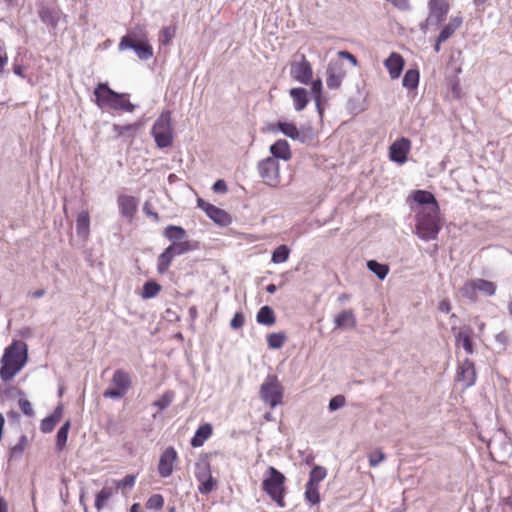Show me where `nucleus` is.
Wrapping results in <instances>:
<instances>
[{
	"label": "nucleus",
	"mask_w": 512,
	"mask_h": 512,
	"mask_svg": "<svg viewBox=\"0 0 512 512\" xmlns=\"http://www.w3.org/2000/svg\"><path fill=\"white\" fill-rule=\"evenodd\" d=\"M173 258H174V256L172 255V253L169 251V249L166 248L158 256V259H157V271L160 274L166 273L168 271L171 263H172Z\"/></svg>",
	"instance_id": "nucleus-33"
},
{
	"label": "nucleus",
	"mask_w": 512,
	"mask_h": 512,
	"mask_svg": "<svg viewBox=\"0 0 512 512\" xmlns=\"http://www.w3.org/2000/svg\"><path fill=\"white\" fill-rule=\"evenodd\" d=\"M212 425L205 423L200 425L191 439V446L200 447L212 435Z\"/></svg>",
	"instance_id": "nucleus-27"
},
{
	"label": "nucleus",
	"mask_w": 512,
	"mask_h": 512,
	"mask_svg": "<svg viewBox=\"0 0 512 512\" xmlns=\"http://www.w3.org/2000/svg\"><path fill=\"white\" fill-rule=\"evenodd\" d=\"M277 128L282 134L292 140H298L302 143L306 142L307 140L306 135L301 132L294 123L278 121Z\"/></svg>",
	"instance_id": "nucleus-21"
},
{
	"label": "nucleus",
	"mask_w": 512,
	"mask_h": 512,
	"mask_svg": "<svg viewBox=\"0 0 512 512\" xmlns=\"http://www.w3.org/2000/svg\"><path fill=\"white\" fill-rule=\"evenodd\" d=\"M198 206L212 221L220 226H228L232 221L230 215L226 211L204 201L203 199H198Z\"/></svg>",
	"instance_id": "nucleus-11"
},
{
	"label": "nucleus",
	"mask_w": 512,
	"mask_h": 512,
	"mask_svg": "<svg viewBox=\"0 0 512 512\" xmlns=\"http://www.w3.org/2000/svg\"><path fill=\"white\" fill-rule=\"evenodd\" d=\"M311 91L314 96V100L316 102V106L318 108L319 113L321 114V108H320V98H321V92H322V81L320 79L314 80L311 83Z\"/></svg>",
	"instance_id": "nucleus-48"
},
{
	"label": "nucleus",
	"mask_w": 512,
	"mask_h": 512,
	"mask_svg": "<svg viewBox=\"0 0 512 512\" xmlns=\"http://www.w3.org/2000/svg\"><path fill=\"white\" fill-rule=\"evenodd\" d=\"M456 379L461 382L465 388L471 387L475 384L476 370L474 363L471 360L466 358L458 366Z\"/></svg>",
	"instance_id": "nucleus-16"
},
{
	"label": "nucleus",
	"mask_w": 512,
	"mask_h": 512,
	"mask_svg": "<svg viewBox=\"0 0 512 512\" xmlns=\"http://www.w3.org/2000/svg\"><path fill=\"white\" fill-rule=\"evenodd\" d=\"M119 49H132L139 59L141 60H149L153 56V49L148 43H135L131 36H124L120 43Z\"/></svg>",
	"instance_id": "nucleus-13"
},
{
	"label": "nucleus",
	"mask_w": 512,
	"mask_h": 512,
	"mask_svg": "<svg viewBox=\"0 0 512 512\" xmlns=\"http://www.w3.org/2000/svg\"><path fill=\"white\" fill-rule=\"evenodd\" d=\"M214 479L213 477L205 478L203 481L199 482L198 490L201 494H209L214 488Z\"/></svg>",
	"instance_id": "nucleus-53"
},
{
	"label": "nucleus",
	"mask_w": 512,
	"mask_h": 512,
	"mask_svg": "<svg viewBox=\"0 0 512 512\" xmlns=\"http://www.w3.org/2000/svg\"><path fill=\"white\" fill-rule=\"evenodd\" d=\"M117 494V489L113 486H104L95 497V508L98 512L104 509L109 499Z\"/></svg>",
	"instance_id": "nucleus-25"
},
{
	"label": "nucleus",
	"mask_w": 512,
	"mask_h": 512,
	"mask_svg": "<svg viewBox=\"0 0 512 512\" xmlns=\"http://www.w3.org/2000/svg\"><path fill=\"white\" fill-rule=\"evenodd\" d=\"M427 25H439L443 22L450 10L449 0H429L428 1Z\"/></svg>",
	"instance_id": "nucleus-9"
},
{
	"label": "nucleus",
	"mask_w": 512,
	"mask_h": 512,
	"mask_svg": "<svg viewBox=\"0 0 512 512\" xmlns=\"http://www.w3.org/2000/svg\"><path fill=\"white\" fill-rule=\"evenodd\" d=\"M384 66L387 68L391 79H397L403 71L404 59L400 54L393 52L384 61Z\"/></svg>",
	"instance_id": "nucleus-20"
},
{
	"label": "nucleus",
	"mask_w": 512,
	"mask_h": 512,
	"mask_svg": "<svg viewBox=\"0 0 512 512\" xmlns=\"http://www.w3.org/2000/svg\"><path fill=\"white\" fill-rule=\"evenodd\" d=\"M94 96L97 106L102 110H121L131 113L136 108V106L127 99V94L112 90L107 83H99L94 90Z\"/></svg>",
	"instance_id": "nucleus-2"
},
{
	"label": "nucleus",
	"mask_w": 512,
	"mask_h": 512,
	"mask_svg": "<svg viewBox=\"0 0 512 512\" xmlns=\"http://www.w3.org/2000/svg\"><path fill=\"white\" fill-rule=\"evenodd\" d=\"M212 189L214 192L224 193L227 191V185L224 180L219 179L213 184Z\"/></svg>",
	"instance_id": "nucleus-60"
},
{
	"label": "nucleus",
	"mask_w": 512,
	"mask_h": 512,
	"mask_svg": "<svg viewBox=\"0 0 512 512\" xmlns=\"http://www.w3.org/2000/svg\"><path fill=\"white\" fill-rule=\"evenodd\" d=\"M28 444V438L26 435H21L18 442L11 447L10 449V457H19L22 455L23 451L25 450L26 446Z\"/></svg>",
	"instance_id": "nucleus-46"
},
{
	"label": "nucleus",
	"mask_w": 512,
	"mask_h": 512,
	"mask_svg": "<svg viewBox=\"0 0 512 512\" xmlns=\"http://www.w3.org/2000/svg\"><path fill=\"white\" fill-rule=\"evenodd\" d=\"M477 292H481L487 296H493L496 292V284L485 279H476Z\"/></svg>",
	"instance_id": "nucleus-39"
},
{
	"label": "nucleus",
	"mask_w": 512,
	"mask_h": 512,
	"mask_svg": "<svg viewBox=\"0 0 512 512\" xmlns=\"http://www.w3.org/2000/svg\"><path fill=\"white\" fill-rule=\"evenodd\" d=\"M161 290V286L155 281H147L143 285L142 298L151 299L155 297Z\"/></svg>",
	"instance_id": "nucleus-41"
},
{
	"label": "nucleus",
	"mask_w": 512,
	"mask_h": 512,
	"mask_svg": "<svg viewBox=\"0 0 512 512\" xmlns=\"http://www.w3.org/2000/svg\"><path fill=\"white\" fill-rule=\"evenodd\" d=\"M151 134L158 148H167L173 142L172 118L169 111H164L153 124Z\"/></svg>",
	"instance_id": "nucleus-5"
},
{
	"label": "nucleus",
	"mask_w": 512,
	"mask_h": 512,
	"mask_svg": "<svg viewBox=\"0 0 512 512\" xmlns=\"http://www.w3.org/2000/svg\"><path fill=\"white\" fill-rule=\"evenodd\" d=\"M136 477L134 475H126L123 479L116 481L114 488L117 489V491L121 488H132L135 485Z\"/></svg>",
	"instance_id": "nucleus-52"
},
{
	"label": "nucleus",
	"mask_w": 512,
	"mask_h": 512,
	"mask_svg": "<svg viewBox=\"0 0 512 512\" xmlns=\"http://www.w3.org/2000/svg\"><path fill=\"white\" fill-rule=\"evenodd\" d=\"M439 311L443 313H449L451 311V304L448 299H443L438 305Z\"/></svg>",
	"instance_id": "nucleus-61"
},
{
	"label": "nucleus",
	"mask_w": 512,
	"mask_h": 512,
	"mask_svg": "<svg viewBox=\"0 0 512 512\" xmlns=\"http://www.w3.org/2000/svg\"><path fill=\"white\" fill-rule=\"evenodd\" d=\"M305 499L307 502H309L311 505H317L320 503V493H319V486L310 485L306 483L305 486Z\"/></svg>",
	"instance_id": "nucleus-40"
},
{
	"label": "nucleus",
	"mask_w": 512,
	"mask_h": 512,
	"mask_svg": "<svg viewBox=\"0 0 512 512\" xmlns=\"http://www.w3.org/2000/svg\"><path fill=\"white\" fill-rule=\"evenodd\" d=\"M326 475V468L322 466H314L310 471L307 484L319 486V484L325 479Z\"/></svg>",
	"instance_id": "nucleus-35"
},
{
	"label": "nucleus",
	"mask_w": 512,
	"mask_h": 512,
	"mask_svg": "<svg viewBox=\"0 0 512 512\" xmlns=\"http://www.w3.org/2000/svg\"><path fill=\"white\" fill-rule=\"evenodd\" d=\"M139 129V124H127V125H113V131L116 133L117 137H124L129 134L130 137H133L134 134Z\"/></svg>",
	"instance_id": "nucleus-38"
},
{
	"label": "nucleus",
	"mask_w": 512,
	"mask_h": 512,
	"mask_svg": "<svg viewBox=\"0 0 512 512\" xmlns=\"http://www.w3.org/2000/svg\"><path fill=\"white\" fill-rule=\"evenodd\" d=\"M256 320L259 324L266 326L273 325L276 321L273 309L269 306L261 307L256 315Z\"/></svg>",
	"instance_id": "nucleus-31"
},
{
	"label": "nucleus",
	"mask_w": 512,
	"mask_h": 512,
	"mask_svg": "<svg viewBox=\"0 0 512 512\" xmlns=\"http://www.w3.org/2000/svg\"><path fill=\"white\" fill-rule=\"evenodd\" d=\"M290 96L296 111H302L308 104V92L305 88H292Z\"/></svg>",
	"instance_id": "nucleus-26"
},
{
	"label": "nucleus",
	"mask_w": 512,
	"mask_h": 512,
	"mask_svg": "<svg viewBox=\"0 0 512 512\" xmlns=\"http://www.w3.org/2000/svg\"><path fill=\"white\" fill-rule=\"evenodd\" d=\"M143 212L147 217L152 218L154 221H159L158 213L152 210V205L148 201H146L143 205Z\"/></svg>",
	"instance_id": "nucleus-57"
},
{
	"label": "nucleus",
	"mask_w": 512,
	"mask_h": 512,
	"mask_svg": "<svg viewBox=\"0 0 512 512\" xmlns=\"http://www.w3.org/2000/svg\"><path fill=\"white\" fill-rule=\"evenodd\" d=\"M260 397L271 408H275L282 402L283 388L277 377L268 375L260 387Z\"/></svg>",
	"instance_id": "nucleus-6"
},
{
	"label": "nucleus",
	"mask_w": 512,
	"mask_h": 512,
	"mask_svg": "<svg viewBox=\"0 0 512 512\" xmlns=\"http://www.w3.org/2000/svg\"><path fill=\"white\" fill-rule=\"evenodd\" d=\"M63 414V407L61 405L57 406L51 416L56 420L58 423L62 417Z\"/></svg>",
	"instance_id": "nucleus-63"
},
{
	"label": "nucleus",
	"mask_w": 512,
	"mask_h": 512,
	"mask_svg": "<svg viewBox=\"0 0 512 512\" xmlns=\"http://www.w3.org/2000/svg\"><path fill=\"white\" fill-rule=\"evenodd\" d=\"M460 292L463 297L475 300L477 297L476 279L466 282Z\"/></svg>",
	"instance_id": "nucleus-45"
},
{
	"label": "nucleus",
	"mask_w": 512,
	"mask_h": 512,
	"mask_svg": "<svg viewBox=\"0 0 512 512\" xmlns=\"http://www.w3.org/2000/svg\"><path fill=\"white\" fill-rule=\"evenodd\" d=\"M290 255V249L287 245L278 246L273 252L271 256V261L275 264L284 263L288 260Z\"/></svg>",
	"instance_id": "nucleus-37"
},
{
	"label": "nucleus",
	"mask_w": 512,
	"mask_h": 512,
	"mask_svg": "<svg viewBox=\"0 0 512 512\" xmlns=\"http://www.w3.org/2000/svg\"><path fill=\"white\" fill-rule=\"evenodd\" d=\"M290 73L293 79L302 84H308L312 79V68L304 55L301 56L300 62L291 64Z\"/></svg>",
	"instance_id": "nucleus-17"
},
{
	"label": "nucleus",
	"mask_w": 512,
	"mask_h": 512,
	"mask_svg": "<svg viewBox=\"0 0 512 512\" xmlns=\"http://www.w3.org/2000/svg\"><path fill=\"white\" fill-rule=\"evenodd\" d=\"M56 425V420L51 415H49L41 421L40 430L43 433H50L53 431Z\"/></svg>",
	"instance_id": "nucleus-50"
},
{
	"label": "nucleus",
	"mask_w": 512,
	"mask_h": 512,
	"mask_svg": "<svg viewBox=\"0 0 512 512\" xmlns=\"http://www.w3.org/2000/svg\"><path fill=\"white\" fill-rule=\"evenodd\" d=\"M463 19L460 16L451 17L449 22L441 29L438 35V43L448 40L455 31L462 25Z\"/></svg>",
	"instance_id": "nucleus-23"
},
{
	"label": "nucleus",
	"mask_w": 512,
	"mask_h": 512,
	"mask_svg": "<svg viewBox=\"0 0 512 512\" xmlns=\"http://www.w3.org/2000/svg\"><path fill=\"white\" fill-rule=\"evenodd\" d=\"M496 342L502 345H507L509 341V337L505 332H500L495 336Z\"/></svg>",
	"instance_id": "nucleus-62"
},
{
	"label": "nucleus",
	"mask_w": 512,
	"mask_h": 512,
	"mask_svg": "<svg viewBox=\"0 0 512 512\" xmlns=\"http://www.w3.org/2000/svg\"><path fill=\"white\" fill-rule=\"evenodd\" d=\"M174 395L171 391L165 392L161 398L156 400L154 402V406L157 407L159 410L166 409L173 401Z\"/></svg>",
	"instance_id": "nucleus-49"
},
{
	"label": "nucleus",
	"mask_w": 512,
	"mask_h": 512,
	"mask_svg": "<svg viewBox=\"0 0 512 512\" xmlns=\"http://www.w3.org/2000/svg\"><path fill=\"white\" fill-rule=\"evenodd\" d=\"M409 198H412L413 201L419 206L418 210L433 211L434 209H440L435 196L429 191L415 190L410 194Z\"/></svg>",
	"instance_id": "nucleus-18"
},
{
	"label": "nucleus",
	"mask_w": 512,
	"mask_h": 512,
	"mask_svg": "<svg viewBox=\"0 0 512 512\" xmlns=\"http://www.w3.org/2000/svg\"><path fill=\"white\" fill-rule=\"evenodd\" d=\"M339 59H346L348 60L353 66H357L358 65V61L356 59V57L351 54L350 52L346 51V50H341L337 53Z\"/></svg>",
	"instance_id": "nucleus-58"
},
{
	"label": "nucleus",
	"mask_w": 512,
	"mask_h": 512,
	"mask_svg": "<svg viewBox=\"0 0 512 512\" xmlns=\"http://www.w3.org/2000/svg\"><path fill=\"white\" fill-rule=\"evenodd\" d=\"M336 328H352L356 325V319L351 310H343L335 318Z\"/></svg>",
	"instance_id": "nucleus-28"
},
{
	"label": "nucleus",
	"mask_w": 512,
	"mask_h": 512,
	"mask_svg": "<svg viewBox=\"0 0 512 512\" xmlns=\"http://www.w3.org/2000/svg\"><path fill=\"white\" fill-rule=\"evenodd\" d=\"M244 316L241 312H236L231 319L230 326L233 329H239L244 325Z\"/></svg>",
	"instance_id": "nucleus-56"
},
{
	"label": "nucleus",
	"mask_w": 512,
	"mask_h": 512,
	"mask_svg": "<svg viewBox=\"0 0 512 512\" xmlns=\"http://www.w3.org/2000/svg\"><path fill=\"white\" fill-rule=\"evenodd\" d=\"M346 76L344 65L340 60H331L327 66L326 85L329 89H337L341 86Z\"/></svg>",
	"instance_id": "nucleus-10"
},
{
	"label": "nucleus",
	"mask_w": 512,
	"mask_h": 512,
	"mask_svg": "<svg viewBox=\"0 0 512 512\" xmlns=\"http://www.w3.org/2000/svg\"><path fill=\"white\" fill-rule=\"evenodd\" d=\"M0 512H8V504L3 497H0Z\"/></svg>",
	"instance_id": "nucleus-64"
},
{
	"label": "nucleus",
	"mask_w": 512,
	"mask_h": 512,
	"mask_svg": "<svg viewBox=\"0 0 512 512\" xmlns=\"http://www.w3.org/2000/svg\"><path fill=\"white\" fill-rule=\"evenodd\" d=\"M210 465L208 462H199L195 467V477L198 482L203 481L205 478L211 477Z\"/></svg>",
	"instance_id": "nucleus-44"
},
{
	"label": "nucleus",
	"mask_w": 512,
	"mask_h": 512,
	"mask_svg": "<svg viewBox=\"0 0 512 512\" xmlns=\"http://www.w3.org/2000/svg\"><path fill=\"white\" fill-rule=\"evenodd\" d=\"M270 152L272 154L271 158L276 160L282 159L287 161L291 158L290 145L284 139L277 140L274 144H272L270 146Z\"/></svg>",
	"instance_id": "nucleus-22"
},
{
	"label": "nucleus",
	"mask_w": 512,
	"mask_h": 512,
	"mask_svg": "<svg viewBox=\"0 0 512 512\" xmlns=\"http://www.w3.org/2000/svg\"><path fill=\"white\" fill-rule=\"evenodd\" d=\"M286 340V335L282 332L271 333L267 337L268 346L271 349H280Z\"/></svg>",
	"instance_id": "nucleus-43"
},
{
	"label": "nucleus",
	"mask_w": 512,
	"mask_h": 512,
	"mask_svg": "<svg viewBox=\"0 0 512 512\" xmlns=\"http://www.w3.org/2000/svg\"><path fill=\"white\" fill-rule=\"evenodd\" d=\"M176 30H177L176 25L163 27L161 30L160 37H159L160 43L164 46L169 45L170 42L172 41V39L176 35Z\"/></svg>",
	"instance_id": "nucleus-42"
},
{
	"label": "nucleus",
	"mask_w": 512,
	"mask_h": 512,
	"mask_svg": "<svg viewBox=\"0 0 512 512\" xmlns=\"http://www.w3.org/2000/svg\"><path fill=\"white\" fill-rule=\"evenodd\" d=\"M8 63V55L4 45L0 44V73L3 72L4 67Z\"/></svg>",
	"instance_id": "nucleus-59"
},
{
	"label": "nucleus",
	"mask_w": 512,
	"mask_h": 512,
	"mask_svg": "<svg viewBox=\"0 0 512 512\" xmlns=\"http://www.w3.org/2000/svg\"><path fill=\"white\" fill-rule=\"evenodd\" d=\"M28 360V347L25 342L13 341L5 348L1 357L0 378L7 382L16 376L26 365Z\"/></svg>",
	"instance_id": "nucleus-1"
},
{
	"label": "nucleus",
	"mask_w": 512,
	"mask_h": 512,
	"mask_svg": "<svg viewBox=\"0 0 512 512\" xmlns=\"http://www.w3.org/2000/svg\"><path fill=\"white\" fill-rule=\"evenodd\" d=\"M419 71L416 69H409L404 74L402 79V85L408 90H414L418 87L419 84Z\"/></svg>",
	"instance_id": "nucleus-32"
},
{
	"label": "nucleus",
	"mask_w": 512,
	"mask_h": 512,
	"mask_svg": "<svg viewBox=\"0 0 512 512\" xmlns=\"http://www.w3.org/2000/svg\"><path fill=\"white\" fill-rule=\"evenodd\" d=\"M411 149V141L406 137H401L393 142L389 148V157L391 161L403 164L407 160V155Z\"/></svg>",
	"instance_id": "nucleus-12"
},
{
	"label": "nucleus",
	"mask_w": 512,
	"mask_h": 512,
	"mask_svg": "<svg viewBox=\"0 0 512 512\" xmlns=\"http://www.w3.org/2000/svg\"><path fill=\"white\" fill-rule=\"evenodd\" d=\"M164 506V498L160 494H153L146 502V507L150 510H161Z\"/></svg>",
	"instance_id": "nucleus-47"
},
{
	"label": "nucleus",
	"mask_w": 512,
	"mask_h": 512,
	"mask_svg": "<svg viewBox=\"0 0 512 512\" xmlns=\"http://www.w3.org/2000/svg\"><path fill=\"white\" fill-rule=\"evenodd\" d=\"M130 387L131 377L129 373L122 369H117L113 374L111 387L103 392V397L114 400L121 399L126 395Z\"/></svg>",
	"instance_id": "nucleus-7"
},
{
	"label": "nucleus",
	"mask_w": 512,
	"mask_h": 512,
	"mask_svg": "<svg viewBox=\"0 0 512 512\" xmlns=\"http://www.w3.org/2000/svg\"><path fill=\"white\" fill-rule=\"evenodd\" d=\"M163 235L172 243L183 241L186 237V231L181 226L176 225H168L164 231Z\"/></svg>",
	"instance_id": "nucleus-30"
},
{
	"label": "nucleus",
	"mask_w": 512,
	"mask_h": 512,
	"mask_svg": "<svg viewBox=\"0 0 512 512\" xmlns=\"http://www.w3.org/2000/svg\"><path fill=\"white\" fill-rule=\"evenodd\" d=\"M18 404H19V407L21 409V411L27 415V416H33L34 415V410L32 408V405L31 403L25 399V398H20L19 401H18Z\"/></svg>",
	"instance_id": "nucleus-55"
},
{
	"label": "nucleus",
	"mask_w": 512,
	"mask_h": 512,
	"mask_svg": "<svg viewBox=\"0 0 512 512\" xmlns=\"http://www.w3.org/2000/svg\"><path fill=\"white\" fill-rule=\"evenodd\" d=\"M368 458L369 465L371 467H376L380 462H382L385 459V454L380 450H376L372 452Z\"/></svg>",
	"instance_id": "nucleus-54"
},
{
	"label": "nucleus",
	"mask_w": 512,
	"mask_h": 512,
	"mask_svg": "<svg viewBox=\"0 0 512 512\" xmlns=\"http://www.w3.org/2000/svg\"><path fill=\"white\" fill-rule=\"evenodd\" d=\"M346 404V399L343 395H336L330 399L328 408L331 412L336 411Z\"/></svg>",
	"instance_id": "nucleus-51"
},
{
	"label": "nucleus",
	"mask_w": 512,
	"mask_h": 512,
	"mask_svg": "<svg viewBox=\"0 0 512 512\" xmlns=\"http://www.w3.org/2000/svg\"><path fill=\"white\" fill-rule=\"evenodd\" d=\"M440 230V209L416 211L415 233L421 240H435Z\"/></svg>",
	"instance_id": "nucleus-3"
},
{
	"label": "nucleus",
	"mask_w": 512,
	"mask_h": 512,
	"mask_svg": "<svg viewBox=\"0 0 512 512\" xmlns=\"http://www.w3.org/2000/svg\"><path fill=\"white\" fill-rule=\"evenodd\" d=\"M90 229V217L88 211H81L76 219V232L77 235L86 238Z\"/></svg>",
	"instance_id": "nucleus-29"
},
{
	"label": "nucleus",
	"mask_w": 512,
	"mask_h": 512,
	"mask_svg": "<svg viewBox=\"0 0 512 512\" xmlns=\"http://www.w3.org/2000/svg\"><path fill=\"white\" fill-rule=\"evenodd\" d=\"M70 427H71V422H70V420H67L59 428V430L57 432V436H56V448H57V450L61 451L65 447Z\"/></svg>",
	"instance_id": "nucleus-36"
},
{
	"label": "nucleus",
	"mask_w": 512,
	"mask_h": 512,
	"mask_svg": "<svg viewBox=\"0 0 512 512\" xmlns=\"http://www.w3.org/2000/svg\"><path fill=\"white\" fill-rule=\"evenodd\" d=\"M177 460V452L173 447H167L160 455L158 473L161 477L167 478L172 475L174 464Z\"/></svg>",
	"instance_id": "nucleus-15"
},
{
	"label": "nucleus",
	"mask_w": 512,
	"mask_h": 512,
	"mask_svg": "<svg viewBox=\"0 0 512 512\" xmlns=\"http://www.w3.org/2000/svg\"><path fill=\"white\" fill-rule=\"evenodd\" d=\"M452 332L455 337L456 347H462L467 354L472 355L474 353L472 328L466 325L460 328L452 327Z\"/></svg>",
	"instance_id": "nucleus-14"
},
{
	"label": "nucleus",
	"mask_w": 512,
	"mask_h": 512,
	"mask_svg": "<svg viewBox=\"0 0 512 512\" xmlns=\"http://www.w3.org/2000/svg\"><path fill=\"white\" fill-rule=\"evenodd\" d=\"M199 244L197 241L183 240L176 243H171L167 249L172 253L174 257L186 254L190 251L197 250Z\"/></svg>",
	"instance_id": "nucleus-24"
},
{
	"label": "nucleus",
	"mask_w": 512,
	"mask_h": 512,
	"mask_svg": "<svg viewBox=\"0 0 512 512\" xmlns=\"http://www.w3.org/2000/svg\"><path fill=\"white\" fill-rule=\"evenodd\" d=\"M258 172L263 182L275 187L280 183L279 163L274 158H265L258 164Z\"/></svg>",
	"instance_id": "nucleus-8"
},
{
	"label": "nucleus",
	"mask_w": 512,
	"mask_h": 512,
	"mask_svg": "<svg viewBox=\"0 0 512 512\" xmlns=\"http://www.w3.org/2000/svg\"><path fill=\"white\" fill-rule=\"evenodd\" d=\"M367 268L374 273L380 280L385 279L389 272V267L386 264L379 263L376 260H369Z\"/></svg>",
	"instance_id": "nucleus-34"
},
{
	"label": "nucleus",
	"mask_w": 512,
	"mask_h": 512,
	"mask_svg": "<svg viewBox=\"0 0 512 512\" xmlns=\"http://www.w3.org/2000/svg\"><path fill=\"white\" fill-rule=\"evenodd\" d=\"M285 481L286 477L275 467L269 466L264 473L262 480V489L277 504L278 507L286 506L285 497Z\"/></svg>",
	"instance_id": "nucleus-4"
},
{
	"label": "nucleus",
	"mask_w": 512,
	"mask_h": 512,
	"mask_svg": "<svg viewBox=\"0 0 512 512\" xmlns=\"http://www.w3.org/2000/svg\"><path fill=\"white\" fill-rule=\"evenodd\" d=\"M138 199L134 196L120 194L117 198L119 213L122 217L131 220L138 209Z\"/></svg>",
	"instance_id": "nucleus-19"
}]
</instances>
